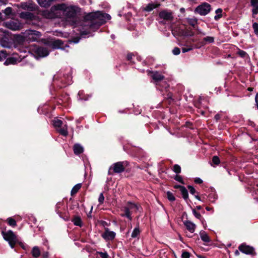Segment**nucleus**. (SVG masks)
I'll list each match as a JSON object with an SVG mask.
<instances>
[{
	"label": "nucleus",
	"mask_w": 258,
	"mask_h": 258,
	"mask_svg": "<svg viewBox=\"0 0 258 258\" xmlns=\"http://www.w3.org/2000/svg\"><path fill=\"white\" fill-rule=\"evenodd\" d=\"M45 44L53 49L63 48V42L60 39L47 41Z\"/></svg>",
	"instance_id": "9"
},
{
	"label": "nucleus",
	"mask_w": 258,
	"mask_h": 258,
	"mask_svg": "<svg viewBox=\"0 0 258 258\" xmlns=\"http://www.w3.org/2000/svg\"><path fill=\"white\" fill-rule=\"evenodd\" d=\"M35 53L40 57H45L49 54V52L45 47H38L36 48Z\"/></svg>",
	"instance_id": "13"
},
{
	"label": "nucleus",
	"mask_w": 258,
	"mask_h": 258,
	"mask_svg": "<svg viewBox=\"0 0 258 258\" xmlns=\"http://www.w3.org/2000/svg\"><path fill=\"white\" fill-rule=\"evenodd\" d=\"M20 8L24 10H27L29 11H34L38 7V6L33 3H21L20 5Z\"/></svg>",
	"instance_id": "11"
},
{
	"label": "nucleus",
	"mask_w": 258,
	"mask_h": 258,
	"mask_svg": "<svg viewBox=\"0 0 258 258\" xmlns=\"http://www.w3.org/2000/svg\"><path fill=\"white\" fill-rule=\"evenodd\" d=\"M167 198L170 201L172 202V201H175V198L172 192H171L170 191H168L167 192Z\"/></svg>",
	"instance_id": "40"
},
{
	"label": "nucleus",
	"mask_w": 258,
	"mask_h": 258,
	"mask_svg": "<svg viewBox=\"0 0 258 258\" xmlns=\"http://www.w3.org/2000/svg\"><path fill=\"white\" fill-rule=\"evenodd\" d=\"M178 34L180 36H193L195 33L190 28H185L184 29H180Z\"/></svg>",
	"instance_id": "15"
},
{
	"label": "nucleus",
	"mask_w": 258,
	"mask_h": 258,
	"mask_svg": "<svg viewBox=\"0 0 258 258\" xmlns=\"http://www.w3.org/2000/svg\"><path fill=\"white\" fill-rule=\"evenodd\" d=\"M31 253L34 258H38L41 255V252L39 248L37 246L33 247L31 251Z\"/></svg>",
	"instance_id": "26"
},
{
	"label": "nucleus",
	"mask_w": 258,
	"mask_h": 258,
	"mask_svg": "<svg viewBox=\"0 0 258 258\" xmlns=\"http://www.w3.org/2000/svg\"><path fill=\"white\" fill-rule=\"evenodd\" d=\"M59 133L63 136H67L68 134V132L67 129H65L64 128H60L58 130Z\"/></svg>",
	"instance_id": "43"
},
{
	"label": "nucleus",
	"mask_w": 258,
	"mask_h": 258,
	"mask_svg": "<svg viewBox=\"0 0 258 258\" xmlns=\"http://www.w3.org/2000/svg\"><path fill=\"white\" fill-rule=\"evenodd\" d=\"M192 214L195 216V217H196L197 218H198L199 219H200L203 224L204 220L203 219H201L202 216H201V214L199 212H197L195 209H193L192 210Z\"/></svg>",
	"instance_id": "38"
},
{
	"label": "nucleus",
	"mask_w": 258,
	"mask_h": 258,
	"mask_svg": "<svg viewBox=\"0 0 258 258\" xmlns=\"http://www.w3.org/2000/svg\"><path fill=\"white\" fill-rule=\"evenodd\" d=\"M131 209L130 208L127 206L126 207H125L124 208V214H122L121 216L122 217H125L127 219H128L130 220H132V217L131 216V213L130 212Z\"/></svg>",
	"instance_id": "27"
},
{
	"label": "nucleus",
	"mask_w": 258,
	"mask_h": 258,
	"mask_svg": "<svg viewBox=\"0 0 258 258\" xmlns=\"http://www.w3.org/2000/svg\"><path fill=\"white\" fill-rule=\"evenodd\" d=\"M5 26L8 29L13 31L19 30L21 29L20 24L12 21L6 22Z\"/></svg>",
	"instance_id": "14"
},
{
	"label": "nucleus",
	"mask_w": 258,
	"mask_h": 258,
	"mask_svg": "<svg viewBox=\"0 0 258 258\" xmlns=\"http://www.w3.org/2000/svg\"><path fill=\"white\" fill-rule=\"evenodd\" d=\"M80 39V37H74L72 38L71 41L74 43H77L79 42Z\"/></svg>",
	"instance_id": "55"
},
{
	"label": "nucleus",
	"mask_w": 258,
	"mask_h": 258,
	"mask_svg": "<svg viewBox=\"0 0 258 258\" xmlns=\"http://www.w3.org/2000/svg\"><path fill=\"white\" fill-rule=\"evenodd\" d=\"M61 204H62L60 202H58L56 204V205L55 206L56 211L58 212V209L60 208Z\"/></svg>",
	"instance_id": "61"
},
{
	"label": "nucleus",
	"mask_w": 258,
	"mask_h": 258,
	"mask_svg": "<svg viewBox=\"0 0 258 258\" xmlns=\"http://www.w3.org/2000/svg\"><path fill=\"white\" fill-rule=\"evenodd\" d=\"M179 190L183 199L187 202L188 199V194L186 188L183 186H179Z\"/></svg>",
	"instance_id": "23"
},
{
	"label": "nucleus",
	"mask_w": 258,
	"mask_h": 258,
	"mask_svg": "<svg viewBox=\"0 0 258 258\" xmlns=\"http://www.w3.org/2000/svg\"><path fill=\"white\" fill-rule=\"evenodd\" d=\"M104 201V197L103 196V193H101L99 196L98 202L99 204L101 205L103 203Z\"/></svg>",
	"instance_id": "49"
},
{
	"label": "nucleus",
	"mask_w": 258,
	"mask_h": 258,
	"mask_svg": "<svg viewBox=\"0 0 258 258\" xmlns=\"http://www.w3.org/2000/svg\"><path fill=\"white\" fill-rule=\"evenodd\" d=\"M173 20V12L167 10H162V24L164 21L171 22Z\"/></svg>",
	"instance_id": "7"
},
{
	"label": "nucleus",
	"mask_w": 258,
	"mask_h": 258,
	"mask_svg": "<svg viewBox=\"0 0 258 258\" xmlns=\"http://www.w3.org/2000/svg\"><path fill=\"white\" fill-rule=\"evenodd\" d=\"M189 253L187 251H183L181 254L182 258H189Z\"/></svg>",
	"instance_id": "53"
},
{
	"label": "nucleus",
	"mask_w": 258,
	"mask_h": 258,
	"mask_svg": "<svg viewBox=\"0 0 258 258\" xmlns=\"http://www.w3.org/2000/svg\"><path fill=\"white\" fill-rule=\"evenodd\" d=\"M211 9V6L209 3L203 2L196 8L194 12L201 16H206L210 12Z\"/></svg>",
	"instance_id": "4"
},
{
	"label": "nucleus",
	"mask_w": 258,
	"mask_h": 258,
	"mask_svg": "<svg viewBox=\"0 0 258 258\" xmlns=\"http://www.w3.org/2000/svg\"><path fill=\"white\" fill-rule=\"evenodd\" d=\"M189 190V192L192 195H194L195 193H196V190L195 189V188L191 186V185H188L187 186Z\"/></svg>",
	"instance_id": "52"
},
{
	"label": "nucleus",
	"mask_w": 258,
	"mask_h": 258,
	"mask_svg": "<svg viewBox=\"0 0 258 258\" xmlns=\"http://www.w3.org/2000/svg\"><path fill=\"white\" fill-rule=\"evenodd\" d=\"M9 54L6 50L0 49V61H3L6 59Z\"/></svg>",
	"instance_id": "32"
},
{
	"label": "nucleus",
	"mask_w": 258,
	"mask_h": 258,
	"mask_svg": "<svg viewBox=\"0 0 258 258\" xmlns=\"http://www.w3.org/2000/svg\"><path fill=\"white\" fill-rule=\"evenodd\" d=\"M250 5L251 7L258 5V0H250Z\"/></svg>",
	"instance_id": "57"
},
{
	"label": "nucleus",
	"mask_w": 258,
	"mask_h": 258,
	"mask_svg": "<svg viewBox=\"0 0 258 258\" xmlns=\"http://www.w3.org/2000/svg\"><path fill=\"white\" fill-rule=\"evenodd\" d=\"M56 0H37L39 5L44 8H48Z\"/></svg>",
	"instance_id": "20"
},
{
	"label": "nucleus",
	"mask_w": 258,
	"mask_h": 258,
	"mask_svg": "<svg viewBox=\"0 0 258 258\" xmlns=\"http://www.w3.org/2000/svg\"><path fill=\"white\" fill-rule=\"evenodd\" d=\"M212 162L215 165H218L220 163V159L217 156H214L212 158Z\"/></svg>",
	"instance_id": "46"
},
{
	"label": "nucleus",
	"mask_w": 258,
	"mask_h": 258,
	"mask_svg": "<svg viewBox=\"0 0 258 258\" xmlns=\"http://www.w3.org/2000/svg\"><path fill=\"white\" fill-rule=\"evenodd\" d=\"M184 225L186 229L191 233L195 231L196 225L193 222L189 220H185L183 222Z\"/></svg>",
	"instance_id": "16"
},
{
	"label": "nucleus",
	"mask_w": 258,
	"mask_h": 258,
	"mask_svg": "<svg viewBox=\"0 0 258 258\" xmlns=\"http://www.w3.org/2000/svg\"><path fill=\"white\" fill-rule=\"evenodd\" d=\"M52 11H62L63 15L68 21H70L72 25L77 24V13L80 12V9L75 6H67L64 3L58 4L52 6Z\"/></svg>",
	"instance_id": "2"
},
{
	"label": "nucleus",
	"mask_w": 258,
	"mask_h": 258,
	"mask_svg": "<svg viewBox=\"0 0 258 258\" xmlns=\"http://www.w3.org/2000/svg\"><path fill=\"white\" fill-rule=\"evenodd\" d=\"M116 236V233L111 231L108 228H104V232L101 234L102 237L106 241L113 240Z\"/></svg>",
	"instance_id": "6"
},
{
	"label": "nucleus",
	"mask_w": 258,
	"mask_h": 258,
	"mask_svg": "<svg viewBox=\"0 0 258 258\" xmlns=\"http://www.w3.org/2000/svg\"><path fill=\"white\" fill-rule=\"evenodd\" d=\"M200 235L201 237V239L206 242H210V238L208 234L206 233V232L204 231H201L200 233Z\"/></svg>",
	"instance_id": "29"
},
{
	"label": "nucleus",
	"mask_w": 258,
	"mask_h": 258,
	"mask_svg": "<svg viewBox=\"0 0 258 258\" xmlns=\"http://www.w3.org/2000/svg\"><path fill=\"white\" fill-rule=\"evenodd\" d=\"M173 171L176 174L180 173L181 172V167L178 164H175L173 168Z\"/></svg>",
	"instance_id": "39"
},
{
	"label": "nucleus",
	"mask_w": 258,
	"mask_h": 258,
	"mask_svg": "<svg viewBox=\"0 0 258 258\" xmlns=\"http://www.w3.org/2000/svg\"><path fill=\"white\" fill-rule=\"evenodd\" d=\"M174 179L175 180H176V181L182 183V184H184V182H183V179H182V177H181V176L180 175H176L175 177H174Z\"/></svg>",
	"instance_id": "50"
},
{
	"label": "nucleus",
	"mask_w": 258,
	"mask_h": 258,
	"mask_svg": "<svg viewBox=\"0 0 258 258\" xmlns=\"http://www.w3.org/2000/svg\"><path fill=\"white\" fill-rule=\"evenodd\" d=\"M238 248L241 252L246 254H252L254 251V248L252 247L246 245L244 244L240 245Z\"/></svg>",
	"instance_id": "12"
},
{
	"label": "nucleus",
	"mask_w": 258,
	"mask_h": 258,
	"mask_svg": "<svg viewBox=\"0 0 258 258\" xmlns=\"http://www.w3.org/2000/svg\"><path fill=\"white\" fill-rule=\"evenodd\" d=\"M99 223L103 227L109 226L110 225V223H108L106 221L103 220L100 221Z\"/></svg>",
	"instance_id": "51"
},
{
	"label": "nucleus",
	"mask_w": 258,
	"mask_h": 258,
	"mask_svg": "<svg viewBox=\"0 0 258 258\" xmlns=\"http://www.w3.org/2000/svg\"><path fill=\"white\" fill-rule=\"evenodd\" d=\"M49 256V253L47 251L43 252L42 254V256L43 258H48Z\"/></svg>",
	"instance_id": "60"
},
{
	"label": "nucleus",
	"mask_w": 258,
	"mask_h": 258,
	"mask_svg": "<svg viewBox=\"0 0 258 258\" xmlns=\"http://www.w3.org/2000/svg\"><path fill=\"white\" fill-rule=\"evenodd\" d=\"M195 43L193 44H189L187 42V45L186 47H184L182 48V51L183 53H185L186 52H188L190 50H192L194 48H196L195 47Z\"/></svg>",
	"instance_id": "31"
},
{
	"label": "nucleus",
	"mask_w": 258,
	"mask_h": 258,
	"mask_svg": "<svg viewBox=\"0 0 258 258\" xmlns=\"http://www.w3.org/2000/svg\"><path fill=\"white\" fill-rule=\"evenodd\" d=\"M21 17L23 19L28 20H32L34 17V15L29 12H23L20 14Z\"/></svg>",
	"instance_id": "25"
},
{
	"label": "nucleus",
	"mask_w": 258,
	"mask_h": 258,
	"mask_svg": "<svg viewBox=\"0 0 258 258\" xmlns=\"http://www.w3.org/2000/svg\"><path fill=\"white\" fill-rule=\"evenodd\" d=\"M6 60L4 62L5 66H8L10 64H15L19 61L18 59L15 57H7Z\"/></svg>",
	"instance_id": "21"
},
{
	"label": "nucleus",
	"mask_w": 258,
	"mask_h": 258,
	"mask_svg": "<svg viewBox=\"0 0 258 258\" xmlns=\"http://www.w3.org/2000/svg\"><path fill=\"white\" fill-rule=\"evenodd\" d=\"M237 54H238L239 56H240L242 58H246L250 60V57L248 54L246 52L243 50L238 49V50L237 52Z\"/></svg>",
	"instance_id": "30"
},
{
	"label": "nucleus",
	"mask_w": 258,
	"mask_h": 258,
	"mask_svg": "<svg viewBox=\"0 0 258 258\" xmlns=\"http://www.w3.org/2000/svg\"><path fill=\"white\" fill-rule=\"evenodd\" d=\"M9 243L10 245V246L13 248L15 247L16 243V240H14L12 241H9Z\"/></svg>",
	"instance_id": "56"
},
{
	"label": "nucleus",
	"mask_w": 258,
	"mask_h": 258,
	"mask_svg": "<svg viewBox=\"0 0 258 258\" xmlns=\"http://www.w3.org/2000/svg\"><path fill=\"white\" fill-rule=\"evenodd\" d=\"M220 115L219 114H216L214 116V118L215 119V120L216 121H218L220 119Z\"/></svg>",
	"instance_id": "63"
},
{
	"label": "nucleus",
	"mask_w": 258,
	"mask_h": 258,
	"mask_svg": "<svg viewBox=\"0 0 258 258\" xmlns=\"http://www.w3.org/2000/svg\"><path fill=\"white\" fill-rule=\"evenodd\" d=\"M160 6V3H149L147 6L143 8V10L150 12L153 10L154 9L158 8Z\"/></svg>",
	"instance_id": "17"
},
{
	"label": "nucleus",
	"mask_w": 258,
	"mask_h": 258,
	"mask_svg": "<svg viewBox=\"0 0 258 258\" xmlns=\"http://www.w3.org/2000/svg\"><path fill=\"white\" fill-rule=\"evenodd\" d=\"M199 41H200L199 38H189L187 42L189 44H193L194 43H197Z\"/></svg>",
	"instance_id": "44"
},
{
	"label": "nucleus",
	"mask_w": 258,
	"mask_h": 258,
	"mask_svg": "<svg viewBox=\"0 0 258 258\" xmlns=\"http://www.w3.org/2000/svg\"><path fill=\"white\" fill-rule=\"evenodd\" d=\"M135 55L133 53H129L127 54L126 59L130 61L132 64L135 63V61L133 60V57H135Z\"/></svg>",
	"instance_id": "37"
},
{
	"label": "nucleus",
	"mask_w": 258,
	"mask_h": 258,
	"mask_svg": "<svg viewBox=\"0 0 258 258\" xmlns=\"http://www.w3.org/2000/svg\"><path fill=\"white\" fill-rule=\"evenodd\" d=\"M27 34V40L31 42L37 41L38 38L41 36L40 32L34 30H28Z\"/></svg>",
	"instance_id": "5"
},
{
	"label": "nucleus",
	"mask_w": 258,
	"mask_h": 258,
	"mask_svg": "<svg viewBox=\"0 0 258 258\" xmlns=\"http://www.w3.org/2000/svg\"><path fill=\"white\" fill-rule=\"evenodd\" d=\"M97 253L101 257V258H109V255L106 252H103L101 251H97Z\"/></svg>",
	"instance_id": "41"
},
{
	"label": "nucleus",
	"mask_w": 258,
	"mask_h": 258,
	"mask_svg": "<svg viewBox=\"0 0 258 258\" xmlns=\"http://www.w3.org/2000/svg\"><path fill=\"white\" fill-rule=\"evenodd\" d=\"M252 28L253 29L254 32L256 35L258 34V23L254 22L252 24Z\"/></svg>",
	"instance_id": "47"
},
{
	"label": "nucleus",
	"mask_w": 258,
	"mask_h": 258,
	"mask_svg": "<svg viewBox=\"0 0 258 258\" xmlns=\"http://www.w3.org/2000/svg\"><path fill=\"white\" fill-rule=\"evenodd\" d=\"M187 22L189 25L195 28L196 26L198 23V19L196 18L188 19L187 20Z\"/></svg>",
	"instance_id": "34"
},
{
	"label": "nucleus",
	"mask_w": 258,
	"mask_h": 258,
	"mask_svg": "<svg viewBox=\"0 0 258 258\" xmlns=\"http://www.w3.org/2000/svg\"><path fill=\"white\" fill-rule=\"evenodd\" d=\"M127 205L131 210H134L136 212H141V210L142 209L141 206L139 204H137L131 202H128Z\"/></svg>",
	"instance_id": "22"
},
{
	"label": "nucleus",
	"mask_w": 258,
	"mask_h": 258,
	"mask_svg": "<svg viewBox=\"0 0 258 258\" xmlns=\"http://www.w3.org/2000/svg\"><path fill=\"white\" fill-rule=\"evenodd\" d=\"M195 182L196 183L201 184L203 182V180L200 178L197 177L195 179Z\"/></svg>",
	"instance_id": "59"
},
{
	"label": "nucleus",
	"mask_w": 258,
	"mask_h": 258,
	"mask_svg": "<svg viewBox=\"0 0 258 258\" xmlns=\"http://www.w3.org/2000/svg\"><path fill=\"white\" fill-rule=\"evenodd\" d=\"M82 184L81 183H78L76 184L72 189L71 191V196H75L80 190V189L81 188Z\"/></svg>",
	"instance_id": "28"
},
{
	"label": "nucleus",
	"mask_w": 258,
	"mask_h": 258,
	"mask_svg": "<svg viewBox=\"0 0 258 258\" xmlns=\"http://www.w3.org/2000/svg\"><path fill=\"white\" fill-rule=\"evenodd\" d=\"M222 9H221V8H218V9H217L215 11V13L216 14H222Z\"/></svg>",
	"instance_id": "62"
},
{
	"label": "nucleus",
	"mask_w": 258,
	"mask_h": 258,
	"mask_svg": "<svg viewBox=\"0 0 258 258\" xmlns=\"http://www.w3.org/2000/svg\"><path fill=\"white\" fill-rule=\"evenodd\" d=\"M19 245L24 250H27L28 249V246L22 242L19 243Z\"/></svg>",
	"instance_id": "54"
},
{
	"label": "nucleus",
	"mask_w": 258,
	"mask_h": 258,
	"mask_svg": "<svg viewBox=\"0 0 258 258\" xmlns=\"http://www.w3.org/2000/svg\"><path fill=\"white\" fill-rule=\"evenodd\" d=\"M251 11L252 17L254 18V15H257L258 14V5L255 6H252V9Z\"/></svg>",
	"instance_id": "42"
},
{
	"label": "nucleus",
	"mask_w": 258,
	"mask_h": 258,
	"mask_svg": "<svg viewBox=\"0 0 258 258\" xmlns=\"http://www.w3.org/2000/svg\"><path fill=\"white\" fill-rule=\"evenodd\" d=\"M49 14V13L47 11H43V14H42L43 16H44L45 17H47V16Z\"/></svg>",
	"instance_id": "64"
},
{
	"label": "nucleus",
	"mask_w": 258,
	"mask_h": 258,
	"mask_svg": "<svg viewBox=\"0 0 258 258\" xmlns=\"http://www.w3.org/2000/svg\"><path fill=\"white\" fill-rule=\"evenodd\" d=\"M222 17V14H217L214 17V19L216 21H218L220 18Z\"/></svg>",
	"instance_id": "58"
},
{
	"label": "nucleus",
	"mask_w": 258,
	"mask_h": 258,
	"mask_svg": "<svg viewBox=\"0 0 258 258\" xmlns=\"http://www.w3.org/2000/svg\"><path fill=\"white\" fill-rule=\"evenodd\" d=\"M2 234L3 236L4 239L7 241H10L14 240H16L17 237L13 231L10 230L7 232L3 231Z\"/></svg>",
	"instance_id": "10"
},
{
	"label": "nucleus",
	"mask_w": 258,
	"mask_h": 258,
	"mask_svg": "<svg viewBox=\"0 0 258 258\" xmlns=\"http://www.w3.org/2000/svg\"><path fill=\"white\" fill-rule=\"evenodd\" d=\"M214 42V37L211 36H207L204 37L202 41H199L197 43H195V47L196 48H200L208 43H212Z\"/></svg>",
	"instance_id": "8"
},
{
	"label": "nucleus",
	"mask_w": 258,
	"mask_h": 258,
	"mask_svg": "<svg viewBox=\"0 0 258 258\" xmlns=\"http://www.w3.org/2000/svg\"><path fill=\"white\" fill-rule=\"evenodd\" d=\"M172 53L175 55H178L180 53V49L177 47H175L172 50Z\"/></svg>",
	"instance_id": "48"
},
{
	"label": "nucleus",
	"mask_w": 258,
	"mask_h": 258,
	"mask_svg": "<svg viewBox=\"0 0 258 258\" xmlns=\"http://www.w3.org/2000/svg\"><path fill=\"white\" fill-rule=\"evenodd\" d=\"M140 233H141V231L140 230L139 227L138 226V227H136L135 228H134V229L133 230V231L132 232L131 236L132 238L138 237V236L140 234Z\"/></svg>",
	"instance_id": "33"
},
{
	"label": "nucleus",
	"mask_w": 258,
	"mask_h": 258,
	"mask_svg": "<svg viewBox=\"0 0 258 258\" xmlns=\"http://www.w3.org/2000/svg\"><path fill=\"white\" fill-rule=\"evenodd\" d=\"M74 153L76 155H79L84 152V148L79 144L76 143L73 146Z\"/></svg>",
	"instance_id": "19"
},
{
	"label": "nucleus",
	"mask_w": 258,
	"mask_h": 258,
	"mask_svg": "<svg viewBox=\"0 0 258 258\" xmlns=\"http://www.w3.org/2000/svg\"><path fill=\"white\" fill-rule=\"evenodd\" d=\"M13 9L11 7H7L4 11V13L7 16H9L12 13Z\"/></svg>",
	"instance_id": "45"
},
{
	"label": "nucleus",
	"mask_w": 258,
	"mask_h": 258,
	"mask_svg": "<svg viewBox=\"0 0 258 258\" xmlns=\"http://www.w3.org/2000/svg\"><path fill=\"white\" fill-rule=\"evenodd\" d=\"M127 165V161L117 162L114 163L109 168L108 171V175H113V173H120L125 170V167Z\"/></svg>",
	"instance_id": "3"
},
{
	"label": "nucleus",
	"mask_w": 258,
	"mask_h": 258,
	"mask_svg": "<svg viewBox=\"0 0 258 258\" xmlns=\"http://www.w3.org/2000/svg\"><path fill=\"white\" fill-rule=\"evenodd\" d=\"M62 123V121L58 119L53 120V125L55 127H60Z\"/></svg>",
	"instance_id": "36"
},
{
	"label": "nucleus",
	"mask_w": 258,
	"mask_h": 258,
	"mask_svg": "<svg viewBox=\"0 0 258 258\" xmlns=\"http://www.w3.org/2000/svg\"><path fill=\"white\" fill-rule=\"evenodd\" d=\"M72 221L76 226L82 227L83 225L82 221L80 216H75L73 219L72 220Z\"/></svg>",
	"instance_id": "24"
},
{
	"label": "nucleus",
	"mask_w": 258,
	"mask_h": 258,
	"mask_svg": "<svg viewBox=\"0 0 258 258\" xmlns=\"http://www.w3.org/2000/svg\"><path fill=\"white\" fill-rule=\"evenodd\" d=\"M148 75L150 76L154 81H161V74L157 71H149Z\"/></svg>",
	"instance_id": "18"
},
{
	"label": "nucleus",
	"mask_w": 258,
	"mask_h": 258,
	"mask_svg": "<svg viewBox=\"0 0 258 258\" xmlns=\"http://www.w3.org/2000/svg\"><path fill=\"white\" fill-rule=\"evenodd\" d=\"M7 221L8 224L12 227H15L17 225L16 221L12 217L8 218L7 219Z\"/></svg>",
	"instance_id": "35"
},
{
	"label": "nucleus",
	"mask_w": 258,
	"mask_h": 258,
	"mask_svg": "<svg viewBox=\"0 0 258 258\" xmlns=\"http://www.w3.org/2000/svg\"><path fill=\"white\" fill-rule=\"evenodd\" d=\"M85 21H88L89 30H84L81 32V36L85 37V36L89 34L91 31H95L106 23V19L110 20L111 16L106 13H103L100 11L91 12L85 15Z\"/></svg>",
	"instance_id": "1"
}]
</instances>
